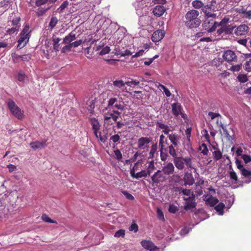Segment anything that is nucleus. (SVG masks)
I'll list each match as a JSON object with an SVG mask.
<instances>
[{
  "mask_svg": "<svg viewBox=\"0 0 251 251\" xmlns=\"http://www.w3.org/2000/svg\"><path fill=\"white\" fill-rule=\"evenodd\" d=\"M113 114V112L112 111V112H111V113H105L104 114V121H105V122L106 123L108 121V120H109L110 119L112 118V115Z\"/></svg>",
  "mask_w": 251,
  "mask_h": 251,
  "instance_id": "63",
  "label": "nucleus"
},
{
  "mask_svg": "<svg viewBox=\"0 0 251 251\" xmlns=\"http://www.w3.org/2000/svg\"><path fill=\"white\" fill-rule=\"evenodd\" d=\"M242 158L246 163H248L251 161V156L247 154L242 155Z\"/></svg>",
  "mask_w": 251,
  "mask_h": 251,
  "instance_id": "64",
  "label": "nucleus"
},
{
  "mask_svg": "<svg viewBox=\"0 0 251 251\" xmlns=\"http://www.w3.org/2000/svg\"><path fill=\"white\" fill-rule=\"evenodd\" d=\"M192 5L195 8H202V7H203V3L201 1L198 0H194L192 3Z\"/></svg>",
  "mask_w": 251,
  "mask_h": 251,
  "instance_id": "42",
  "label": "nucleus"
},
{
  "mask_svg": "<svg viewBox=\"0 0 251 251\" xmlns=\"http://www.w3.org/2000/svg\"><path fill=\"white\" fill-rule=\"evenodd\" d=\"M236 164L238 169L241 171L242 175L250 179L247 182H250L251 181V172L244 168L243 165L241 164V161L238 160L236 161Z\"/></svg>",
  "mask_w": 251,
  "mask_h": 251,
  "instance_id": "13",
  "label": "nucleus"
},
{
  "mask_svg": "<svg viewBox=\"0 0 251 251\" xmlns=\"http://www.w3.org/2000/svg\"><path fill=\"white\" fill-rule=\"evenodd\" d=\"M178 147L173 146V145H170L168 147L169 153L173 158L177 156L176 149H177Z\"/></svg>",
  "mask_w": 251,
  "mask_h": 251,
  "instance_id": "33",
  "label": "nucleus"
},
{
  "mask_svg": "<svg viewBox=\"0 0 251 251\" xmlns=\"http://www.w3.org/2000/svg\"><path fill=\"white\" fill-rule=\"evenodd\" d=\"M89 122L92 125L94 133L97 138H98V133L100 129V124L98 119L95 118H90Z\"/></svg>",
  "mask_w": 251,
  "mask_h": 251,
  "instance_id": "14",
  "label": "nucleus"
},
{
  "mask_svg": "<svg viewBox=\"0 0 251 251\" xmlns=\"http://www.w3.org/2000/svg\"><path fill=\"white\" fill-rule=\"evenodd\" d=\"M125 235V231L124 229H120L118 230L114 235L116 237H123Z\"/></svg>",
  "mask_w": 251,
  "mask_h": 251,
  "instance_id": "62",
  "label": "nucleus"
},
{
  "mask_svg": "<svg viewBox=\"0 0 251 251\" xmlns=\"http://www.w3.org/2000/svg\"><path fill=\"white\" fill-rule=\"evenodd\" d=\"M12 57L14 62H18L20 60H21V55H18L16 53L12 54Z\"/></svg>",
  "mask_w": 251,
  "mask_h": 251,
  "instance_id": "60",
  "label": "nucleus"
},
{
  "mask_svg": "<svg viewBox=\"0 0 251 251\" xmlns=\"http://www.w3.org/2000/svg\"><path fill=\"white\" fill-rule=\"evenodd\" d=\"M202 11L204 13L205 18H215L216 14L211 13V6L207 5L202 7Z\"/></svg>",
  "mask_w": 251,
  "mask_h": 251,
  "instance_id": "21",
  "label": "nucleus"
},
{
  "mask_svg": "<svg viewBox=\"0 0 251 251\" xmlns=\"http://www.w3.org/2000/svg\"><path fill=\"white\" fill-rule=\"evenodd\" d=\"M149 175L148 173L146 171H142L136 174L135 178L139 179L142 177H147Z\"/></svg>",
  "mask_w": 251,
  "mask_h": 251,
  "instance_id": "44",
  "label": "nucleus"
},
{
  "mask_svg": "<svg viewBox=\"0 0 251 251\" xmlns=\"http://www.w3.org/2000/svg\"><path fill=\"white\" fill-rule=\"evenodd\" d=\"M172 112L175 116H178L181 113L182 107L180 103L176 102L172 105Z\"/></svg>",
  "mask_w": 251,
  "mask_h": 251,
  "instance_id": "27",
  "label": "nucleus"
},
{
  "mask_svg": "<svg viewBox=\"0 0 251 251\" xmlns=\"http://www.w3.org/2000/svg\"><path fill=\"white\" fill-rule=\"evenodd\" d=\"M110 51V48L108 46H106L103 47L100 51V52L99 54L101 55H105L108 53Z\"/></svg>",
  "mask_w": 251,
  "mask_h": 251,
  "instance_id": "55",
  "label": "nucleus"
},
{
  "mask_svg": "<svg viewBox=\"0 0 251 251\" xmlns=\"http://www.w3.org/2000/svg\"><path fill=\"white\" fill-rule=\"evenodd\" d=\"M142 246L147 250L150 251H154L157 249V247L151 241L144 240L141 242Z\"/></svg>",
  "mask_w": 251,
  "mask_h": 251,
  "instance_id": "24",
  "label": "nucleus"
},
{
  "mask_svg": "<svg viewBox=\"0 0 251 251\" xmlns=\"http://www.w3.org/2000/svg\"><path fill=\"white\" fill-rule=\"evenodd\" d=\"M166 9L162 5H156L153 9L152 12L153 14L157 17H160L165 13Z\"/></svg>",
  "mask_w": 251,
  "mask_h": 251,
  "instance_id": "26",
  "label": "nucleus"
},
{
  "mask_svg": "<svg viewBox=\"0 0 251 251\" xmlns=\"http://www.w3.org/2000/svg\"><path fill=\"white\" fill-rule=\"evenodd\" d=\"M8 107L11 113L18 119H22L24 116V112L12 100L7 102Z\"/></svg>",
  "mask_w": 251,
  "mask_h": 251,
  "instance_id": "5",
  "label": "nucleus"
},
{
  "mask_svg": "<svg viewBox=\"0 0 251 251\" xmlns=\"http://www.w3.org/2000/svg\"><path fill=\"white\" fill-rule=\"evenodd\" d=\"M220 127L222 128L223 131V133L225 135V137H226V139L231 143L233 144L235 141V135L234 133L233 132V130L232 128H230L232 134H230L229 132L228 131L226 127V126L224 125L222 123H220Z\"/></svg>",
  "mask_w": 251,
  "mask_h": 251,
  "instance_id": "12",
  "label": "nucleus"
},
{
  "mask_svg": "<svg viewBox=\"0 0 251 251\" xmlns=\"http://www.w3.org/2000/svg\"><path fill=\"white\" fill-rule=\"evenodd\" d=\"M114 157L117 160H121L122 158V154L119 150L114 151Z\"/></svg>",
  "mask_w": 251,
  "mask_h": 251,
  "instance_id": "58",
  "label": "nucleus"
},
{
  "mask_svg": "<svg viewBox=\"0 0 251 251\" xmlns=\"http://www.w3.org/2000/svg\"><path fill=\"white\" fill-rule=\"evenodd\" d=\"M175 170V167L172 163L169 162L163 167L161 171L167 176L168 175H172Z\"/></svg>",
  "mask_w": 251,
  "mask_h": 251,
  "instance_id": "18",
  "label": "nucleus"
},
{
  "mask_svg": "<svg viewBox=\"0 0 251 251\" xmlns=\"http://www.w3.org/2000/svg\"><path fill=\"white\" fill-rule=\"evenodd\" d=\"M183 180L184 181V185H192L195 182V179L193 175L191 173H186L183 177Z\"/></svg>",
  "mask_w": 251,
  "mask_h": 251,
  "instance_id": "22",
  "label": "nucleus"
},
{
  "mask_svg": "<svg viewBox=\"0 0 251 251\" xmlns=\"http://www.w3.org/2000/svg\"><path fill=\"white\" fill-rule=\"evenodd\" d=\"M118 98L115 97L111 98L108 101V108L114 106L118 110H124L125 109L124 102L122 100H120L118 102Z\"/></svg>",
  "mask_w": 251,
  "mask_h": 251,
  "instance_id": "9",
  "label": "nucleus"
},
{
  "mask_svg": "<svg viewBox=\"0 0 251 251\" xmlns=\"http://www.w3.org/2000/svg\"><path fill=\"white\" fill-rule=\"evenodd\" d=\"M68 2L67 1H64L61 5L58 8V11L59 13H62L64 10L67 7Z\"/></svg>",
  "mask_w": 251,
  "mask_h": 251,
  "instance_id": "50",
  "label": "nucleus"
},
{
  "mask_svg": "<svg viewBox=\"0 0 251 251\" xmlns=\"http://www.w3.org/2000/svg\"><path fill=\"white\" fill-rule=\"evenodd\" d=\"M30 33L29 25L26 24L20 33V38L18 41L17 49H21L26 45L30 36Z\"/></svg>",
  "mask_w": 251,
  "mask_h": 251,
  "instance_id": "4",
  "label": "nucleus"
},
{
  "mask_svg": "<svg viewBox=\"0 0 251 251\" xmlns=\"http://www.w3.org/2000/svg\"><path fill=\"white\" fill-rule=\"evenodd\" d=\"M203 200L205 201L206 205H209L211 207L215 206L219 202L218 200L216 198L209 195H203Z\"/></svg>",
  "mask_w": 251,
  "mask_h": 251,
  "instance_id": "16",
  "label": "nucleus"
},
{
  "mask_svg": "<svg viewBox=\"0 0 251 251\" xmlns=\"http://www.w3.org/2000/svg\"><path fill=\"white\" fill-rule=\"evenodd\" d=\"M76 39L75 34L71 32L69 34L66 36L63 39V44L72 43V42Z\"/></svg>",
  "mask_w": 251,
  "mask_h": 251,
  "instance_id": "30",
  "label": "nucleus"
},
{
  "mask_svg": "<svg viewBox=\"0 0 251 251\" xmlns=\"http://www.w3.org/2000/svg\"><path fill=\"white\" fill-rule=\"evenodd\" d=\"M214 18H205L202 24L203 28L208 32H212L217 28L218 22L214 20Z\"/></svg>",
  "mask_w": 251,
  "mask_h": 251,
  "instance_id": "7",
  "label": "nucleus"
},
{
  "mask_svg": "<svg viewBox=\"0 0 251 251\" xmlns=\"http://www.w3.org/2000/svg\"><path fill=\"white\" fill-rule=\"evenodd\" d=\"M157 146L156 144H153L151 147V150L149 152V158H152L155 152L156 151Z\"/></svg>",
  "mask_w": 251,
  "mask_h": 251,
  "instance_id": "36",
  "label": "nucleus"
},
{
  "mask_svg": "<svg viewBox=\"0 0 251 251\" xmlns=\"http://www.w3.org/2000/svg\"><path fill=\"white\" fill-rule=\"evenodd\" d=\"M158 87V88L162 89L163 90L164 93L165 94L167 97H169L171 96V92L165 86H164L162 84H159Z\"/></svg>",
  "mask_w": 251,
  "mask_h": 251,
  "instance_id": "43",
  "label": "nucleus"
},
{
  "mask_svg": "<svg viewBox=\"0 0 251 251\" xmlns=\"http://www.w3.org/2000/svg\"><path fill=\"white\" fill-rule=\"evenodd\" d=\"M164 149H160V158L162 161H166L168 157V155L167 153L165 152H164L163 150Z\"/></svg>",
  "mask_w": 251,
  "mask_h": 251,
  "instance_id": "53",
  "label": "nucleus"
},
{
  "mask_svg": "<svg viewBox=\"0 0 251 251\" xmlns=\"http://www.w3.org/2000/svg\"><path fill=\"white\" fill-rule=\"evenodd\" d=\"M224 61L221 58H216L214 59L212 62L211 64L212 66L216 67L218 70H221L222 67H221L224 63Z\"/></svg>",
  "mask_w": 251,
  "mask_h": 251,
  "instance_id": "31",
  "label": "nucleus"
},
{
  "mask_svg": "<svg viewBox=\"0 0 251 251\" xmlns=\"http://www.w3.org/2000/svg\"><path fill=\"white\" fill-rule=\"evenodd\" d=\"M30 146L34 150L42 149L46 146V141L33 142L30 143Z\"/></svg>",
  "mask_w": 251,
  "mask_h": 251,
  "instance_id": "25",
  "label": "nucleus"
},
{
  "mask_svg": "<svg viewBox=\"0 0 251 251\" xmlns=\"http://www.w3.org/2000/svg\"><path fill=\"white\" fill-rule=\"evenodd\" d=\"M199 150L203 155H207L208 152L207 147L205 144H202L199 147Z\"/></svg>",
  "mask_w": 251,
  "mask_h": 251,
  "instance_id": "41",
  "label": "nucleus"
},
{
  "mask_svg": "<svg viewBox=\"0 0 251 251\" xmlns=\"http://www.w3.org/2000/svg\"><path fill=\"white\" fill-rule=\"evenodd\" d=\"M241 69V64H237L235 65H232L230 68L229 70L235 72H239Z\"/></svg>",
  "mask_w": 251,
  "mask_h": 251,
  "instance_id": "51",
  "label": "nucleus"
},
{
  "mask_svg": "<svg viewBox=\"0 0 251 251\" xmlns=\"http://www.w3.org/2000/svg\"><path fill=\"white\" fill-rule=\"evenodd\" d=\"M214 158L215 160H219L222 157V153L219 151H215L213 152Z\"/></svg>",
  "mask_w": 251,
  "mask_h": 251,
  "instance_id": "48",
  "label": "nucleus"
},
{
  "mask_svg": "<svg viewBox=\"0 0 251 251\" xmlns=\"http://www.w3.org/2000/svg\"><path fill=\"white\" fill-rule=\"evenodd\" d=\"M144 2L142 0L137 2L136 6V13L140 17L146 15L148 12V7L146 5H144Z\"/></svg>",
  "mask_w": 251,
  "mask_h": 251,
  "instance_id": "11",
  "label": "nucleus"
},
{
  "mask_svg": "<svg viewBox=\"0 0 251 251\" xmlns=\"http://www.w3.org/2000/svg\"><path fill=\"white\" fill-rule=\"evenodd\" d=\"M199 12L196 10L189 11L185 15V24L190 28H196L201 24V21L198 18Z\"/></svg>",
  "mask_w": 251,
  "mask_h": 251,
  "instance_id": "1",
  "label": "nucleus"
},
{
  "mask_svg": "<svg viewBox=\"0 0 251 251\" xmlns=\"http://www.w3.org/2000/svg\"><path fill=\"white\" fill-rule=\"evenodd\" d=\"M151 139L147 137H141L138 140L137 147L140 150L143 151H148L150 148V144Z\"/></svg>",
  "mask_w": 251,
  "mask_h": 251,
  "instance_id": "8",
  "label": "nucleus"
},
{
  "mask_svg": "<svg viewBox=\"0 0 251 251\" xmlns=\"http://www.w3.org/2000/svg\"><path fill=\"white\" fill-rule=\"evenodd\" d=\"M154 162L153 161H151V162H150L147 171L149 175H150L151 173L152 172V171L154 170Z\"/></svg>",
  "mask_w": 251,
  "mask_h": 251,
  "instance_id": "56",
  "label": "nucleus"
},
{
  "mask_svg": "<svg viewBox=\"0 0 251 251\" xmlns=\"http://www.w3.org/2000/svg\"><path fill=\"white\" fill-rule=\"evenodd\" d=\"M17 77L18 80L21 82H24L27 78L25 74L22 71L19 72Z\"/></svg>",
  "mask_w": 251,
  "mask_h": 251,
  "instance_id": "40",
  "label": "nucleus"
},
{
  "mask_svg": "<svg viewBox=\"0 0 251 251\" xmlns=\"http://www.w3.org/2000/svg\"><path fill=\"white\" fill-rule=\"evenodd\" d=\"M228 21V19L225 18L223 19L220 23L218 22L217 27H219L218 29L219 34H221L224 31Z\"/></svg>",
  "mask_w": 251,
  "mask_h": 251,
  "instance_id": "28",
  "label": "nucleus"
},
{
  "mask_svg": "<svg viewBox=\"0 0 251 251\" xmlns=\"http://www.w3.org/2000/svg\"><path fill=\"white\" fill-rule=\"evenodd\" d=\"M126 29L124 28H119L114 33L113 38L117 43L120 42L125 36Z\"/></svg>",
  "mask_w": 251,
  "mask_h": 251,
  "instance_id": "20",
  "label": "nucleus"
},
{
  "mask_svg": "<svg viewBox=\"0 0 251 251\" xmlns=\"http://www.w3.org/2000/svg\"><path fill=\"white\" fill-rule=\"evenodd\" d=\"M166 141V139L165 138V137L163 135H161L160 136L159 138V149H164L165 151H166V149L164 148V144Z\"/></svg>",
  "mask_w": 251,
  "mask_h": 251,
  "instance_id": "37",
  "label": "nucleus"
},
{
  "mask_svg": "<svg viewBox=\"0 0 251 251\" xmlns=\"http://www.w3.org/2000/svg\"><path fill=\"white\" fill-rule=\"evenodd\" d=\"M174 163L176 167L179 170H182L184 168L185 164L188 168L195 169L192 165V158L189 157H182L176 156L174 158Z\"/></svg>",
  "mask_w": 251,
  "mask_h": 251,
  "instance_id": "2",
  "label": "nucleus"
},
{
  "mask_svg": "<svg viewBox=\"0 0 251 251\" xmlns=\"http://www.w3.org/2000/svg\"><path fill=\"white\" fill-rule=\"evenodd\" d=\"M249 31V26L243 24L239 25L235 28L234 33L237 36H243L246 35Z\"/></svg>",
  "mask_w": 251,
  "mask_h": 251,
  "instance_id": "15",
  "label": "nucleus"
},
{
  "mask_svg": "<svg viewBox=\"0 0 251 251\" xmlns=\"http://www.w3.org/2000/svg\"><path fill=\"white\" fill-rule=\"evenodd\" d=\"M61 41V39L59 38H53L52 40L53 49L56 51L59 50V42Z\"/></svg>",
  "mask_w": 251,
  "mask_h": 251,
  "instance_id": "38",
  "label": "nucleus"
},
{
  "mask_svg": "<svg viewBox=\"0 0 251 251\" xmlns=\"http://www.w3.org/2000/svg\"><path fill=\"white\" fill-rule=\"evenodd\" d=\"M20 20L21 18L20 17H16L15 18L13 19L11 21L12 25L20 28L21 26V24L20 23Z\"/></svg>",
  "mask_w": 251,
  "mask_h": 251,
  "instance_id": "35",
  "label": "nucleus"
},
{
  "mask_svg": "<svg viewBox=\"0 0 251 251\" xmlns=\"http://www.w3.org/2000/svg\"><path fill=\"white\" fill-rule=\"evenodd\" d=\"M208 115L211 120H214V119H217L218 118H221V115L218 113L209 112Z\"/></svg>",
  "mask_w": 251,
  "mask_h": 251,
  "instance_id": "46",
  "label": "nucleus"
},
{
  "mask_svg": "<svg viewBox=\"0 0 251 251\" xmlns=\"http://www.w3.org/2000/svg\"><path fill=\"white\" fill-rule=\"evenodd\" d=\"M181 193L183 195L188 196V197L195 196L193 194V193L191 192V190L190 189H183L181 191Z\"/></svg>",
  "mask_w": 251,
  "mask_h": 251,
  "instance_id": "49",
  "label": "nucleus"
},
{
  "mask_svg": "<svg viewBox=\"0 0 251 251\" xmlns=\"http://www.w3.org/2000/svg\"><path fill=\"white\" fill-rule=\"evenodd\" d=\"M238 80L242 83L246 82L248 81V79L246 75L240 74L237 76Z\"/></svg>",
  "mask_w": 251,
  "mask_h": 251,
  "instance_id": "45",
  "label": "nucleus"
},
{
  "mask_svg": "<svg viewBox=\"0 0 251 251\" xmlns=\"http://www.w3.org/2000/svg\"><path fill=\"white\" fill-rule=\"evenodd\" d=\"M126 82L122 80H116L113 81L111 86L112 89V94L114 96L120 97L123 92H127L126 88L125 86Z\"/></svg>",
  "mask_w": 251,
  "mask_h": 251,
  "instance_id": "3",
  "label": "nucleus"
},
{
  "mask_svg": "<svg viewBox=\"0 0 251 251\" xmlns=\"http://www.w3.org/2000/svg\"><path fill=\"white\" fill-rule=\"evenodd\" d=\"M58 21V19L56 17H53L51 18L49 25L51 29H53L57 25Z\"/></svg>",
  "mask_w": 251,
  "mask_h": 251,
  "instance_id": "39",
  "label": "nucleus"
},
{
  "mask_svg": "<svg viewBox=\"0 0 251 251\" xmlns=\"http://www.w3.org/2000/svg\"><path fill=\"white\" fill-rule=\"evenodd\" d=\"M177 207L174 204H170L169 207V211L172 213H175L178 211Z\"/></svg>",
  "mask_w": 251,
  "mask_h": 251,
  "instance_id": "59",
  "label": "nucleus"
},
{
  "mask_svg": "<svg viewBox=\"0 0 251 251\" xmlns=\"http://www.w3.org/2000/svg\"><path fill=\"white\" fill-rule=\"evenodd\" d=\"M245 69L248 71H251V58L246 61L244 64Z\"/></svg>",
  "mask_w": 251,
  "mask_h": 251,
  "instance_id": "57",
  "label": "nucleus"
},
{
  "mask_svg": "<svg viewBox=\"0 0 251 251\" xmlns=\"http://www.w3.org/2000/svg\"><path fill=\"white\" fill-rule=\"evenodd\" d=\"M19 29V28H17V27L13 26L12 27L8 29L6 31V32L9 35H12L14 33L18 32Z\"/></svg>",
  "mask_w": 251,
  "mask_h": 251,
  "instance_id": "52",
  "label": "nucleus"
},
{
  "mask_svg": "<svg viewBox=\"0 0 251 251\" xmlns=\"http://www.w3.org/2000/svg\"><path fill=\"white\" fill-rule=\"evenodd\" d=\"M151 179L152 181V185L157 186L159 184L165 182L168 179V177L164 174L162 171L157 170L151 176Z\"/></svg>",
  "mask_w": 251,
  "mask_h": 251,
  "instance_id": "6",
  "label": "nucleus"
},
{
  "mask_svg": "<svg viewBox=\"0 0 251 251\" xmlns=\"http://www.w3.org/2000/svg\"><path fill=\"white\" fill-rule=\"evenodd\" d=\"M158 126L161 129H162V132L165 134H169V133L171 131L170 127L167 125L163 123H158Z\"/></svg>",
  "mask_w": 251,
  "mask_h": 251,
  "instance_id": "32",
  "label": "nucleus"
},
{
  "mask_svg": "<svg viewBox=\"0 0 251 251\" xmlns=\"http://www.w3.org/2000/svg\"><path fill=\"white\" fill-rule=\"evenodd\" d=\"M66 46H65L61 50V52L62 53H66L71 50L72 48V46L71 43H68Z\"/></svg>",
  "mask_w": 251,
  "mask_h": 251,
  "instance_id": "47",
  "label": "nucleus"
},
{
  "mask_svg": "<svg viewBox=\"0 0 251 251\" xmlns=\"http://www.w3.org/2000/svg\"><path fill=\"white\" fill-rule=\"evenodd\" d=\"M156 212H157V216L158 218L159 219L164 221L165 219L164 217V214H163L162 210L159 208H157Z\"/></svg>",
  "mask_w": 251,
  "mask_h": 251,
  "instance_id": "61",
  "label": "nucleus"
},
{
  "mask_svg": "<svg viewBox=\"0 0 251 251\" xmlns=\"http://www.w3.org/2000/svg\"><path fill=\"white\" fill-rule=\"evenodd\" d=\"M225 204L223 202H220L215 207V209L219 212L220 215H223L224 214L223 209L225 207Z\"/></svg>",
  "mask_w": 251,
  "mask_h": 251,
  "instance_id": "34",
  "label": "nucleus"
},
{
  "mask_svg": "<svg viewBox=\"0 0 251 251\" xmlns=\"http://www.w3.org/2000/svg\"><path fill=\"white\" fill-rule=\"evenodd\" d=\"M195 196L188 197V201L186 202L185 205L184 206V209L185 210H188L195 207L196 203L195 202Z\"/></svg>",
  "mask_w": 251,
  "mask_h": 251,
  "instance_id": "23",
  "label": "nucleus"
},
{
  "mask_svg": "<svg viewBox=\"0 0 251 251\" xmlns=\"http://www.w3.org/2000/svg\"><path fill=\"white\" fill-rule=\"evenodd\" d=\"M168 138L172 144L175 147H178L181 137L176 133H171L169 134Z\"/></svg>",
  "mask_w": 251,
  "mask_h": 251,
  "instance_id": "19",
  "label": "nucleus"
},
{
  "mask_svg": "<svg viewBox=\"0 0 251 251\" xmlns=\"http://www.w3.org/2000/svg\"><path fill=\"white\" fill-rule=\"evenodd\" d=\"M165 35V31L163 30H157L153 32L151 39L153 42H157L163 39Z\"/></svg>",
  "mask_w": 251,
  "mask_h": 251,
  "instance_id": "17",
  "label": "nucleus"
},
{
  "mask_svg": "<svg viewBox=\"0 0 251 251\" xmlns=\"http://www.w3.org/2000/svg\"><path fill=\"white\" fill-rule=\"evenodd\" d=\"M122 194L126 197V198L129 200L133 201L134 200V197L127 191H123L122 192Z\"/></svg>",
  "mask_w": 251,
  "mask_h": 251,
  "instance_id": "54",
  "label": "nucleus"
},
{
  "mask_svg": "<svg viewBox=\"0 0 251 251\" xmlns=\"http://www.w3.org/2000/svg\"><path fill=\"white\" fill-rule=\"evenodd\" d=\"M138 79H130L127 81L126 82V84L131 87H134L136 86H138L140 81H143L144 80V78L141 76L138 77Z\"/></svg>",
  "mask_w": 251,
  "mask_h": 251,
  "instance_id": "29",
  "label": "nucleus"
},
{
  "mask_svg": "<svg viewBox=\"0 0 251 251\" xmlns=\"http://www.w3.org/2000/svg\"><path fill=\"white\" fill-rule=\"evenodd\" d=\"M222 57L223 59L227 62H235L237 60L235 52L230 50L224 51Z\"/></svg>",
  "mask_w": 251,
  "mask_h": 251,
  "instance_id": "10",
  "label": "nucleus"
}]
</instances>
